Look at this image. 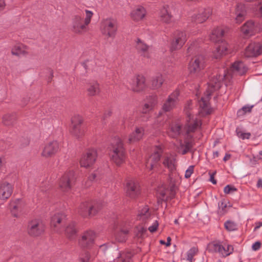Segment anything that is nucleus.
<instances>
[{"label":"nucleus","instance_id":"obj_37","mask_svg":"<svg viewBox=\"0 0 262 262\" xmlns=\"http://www.w3.org/2000/svg\"><path fill=\"white\" fill-rule=\"evenodd\" d=\"M151 219V214L147 207H145L139 211L137 220L146 224Z\"/></svg>","mask_w":262,"mask_h":262},{"label":"nucleus","instance_id":"obj_53","mask_svg":"<svg viewBox=\"0 0 262 262\" xmlns=\"http://www.w3.org/2000/svg\"><path fill=\"white\" fill-rule=\"evenodd\" d=\"M261 243L259 241L255 242L252 246V249L253 251L258 250L261 247Z\"/></svg>","mask_w":262,"mask_h":262},{"label":"nucleus","instance_id":"obj_13","mask_svg":"<svg viewBox=\"0 0 262 262\" xmlns=\"http://www.w3.org/2000/svg\"><path fill=\"white\" fill-rule=\"evenodd\" d=\"M162 150L161 146L157 147L154 153L146 159L145 167L147 169L151 171L158 167Z\"/></svg>","mask_w":262,"mask_h":262},{"label":"nucleus","instance_id":"obj_60","mask_svg":"<svg viewBox=\"0 0 262 262\" xmlns=\"http://www.w3.org/2000/svg\"><path fill=\"white\" fill-rule=\"evenodd\" d=\"M256 186L258 188L262 187V179H261L260 178L258 179L257 184H256Z\"/></svg>","mask_w":262,"mask_h":262},{"label":"nucleus","instance_id":"obj_41","mask_svg":"<svg viewBox=\"0 0 262 262\" xmlns=\"http://www.w3.org/2000/svg\"><path fill=\"white\" fill-rule=\"evenodd\" d=\"M133 254L130 252H124L120 253L116 259V262H129Z\"/></svg>","mask_w":262,"mask_h":262},{"label":"nucleus","instance_id":"obj_15","mask_svg":"<svg viewBox=\"0 0 262 262\" xmlns=\"http://www.w3.org/2000/svg\"><path fill=\"white\" fill-rule=\"evenodd\" d=\"M219 43L213 52V55L215 59H220L224 56L231 52V46L226 41L222 40Z\"/></svg>","mask_w":262,"mask_h":262},{"label":"nucleus","instance_id":"obj_51","mask_svg":"<svg viewBox=\"0 0 262 262\" xmlns=\"http://www.w3.org/2000/svg\"><path fill=\"white\" fill-rule=\"evenodd\" d=\"M159 224L157 220L154 221L152 225L148 227L149 231L152 233L157 230Z\"/></svg>","mask_w":262,"mask_h":262},{"label":"nucleus","instance_id":"obj_64","mask_svg":"<svg viewBox=\"0 0 262 262\" xmlns=\"http://www.w3.org/2000/svg\"><path fill=\"white\" fill-rule=\"evenodd\" d=\"M160 243H161V244H163V245H164V244H165V245H166V243H165L164 241H162V240H161V241H160Z\"/></svg>","mask_w":262,"mask_h":262},{"label":"nucleus","instance_id":"obj_2","mask_svg":"<svg viewBox=\"0 0 262 262\" xmlns=\"http://www.w3.org/2000/svg\"><path fill=\"white\" fill-rule=\"evenodd\" d=\"M191 102H188L185 107L187 116L186 124L182 129L181 124L179 122H172L169 126L167 133L168 135L173 138L181 135L183 141H179V145L177 147L178 151L183 155L188 152L192 146V133L201 126V123L197 116L191 113Z\"/></svg>","mask_w":262,"mask_h":262},{"label":"nucleus","instance_id":"obj_17","mask_svg":"<svg viewBox=\"0 0 262 262\" xmlns=\"http://www.w3.org/2000/svg\"><path fill=\"white\" fill-rule=\"evenodd\" d=\"M28 233L32 236H38L45 230V225L39 220L32 221L28 225Z\"/></svg>","mask_w":262,"mask_h":262},{"label":"nucleus","instance_id":"obj_44","mask_svg":"<svg viewBox=\"0 0 262 262\" xmlns=\"http://www.w3.org/2000/svg\"><path fill=\"white\" fill-rule=\"evenodd\" d=\"M154 106V103L152 102H149L144 104L143 106L142 113L143 114H147L152 110Z\"/></svg>","mask_w":262,"mask_h":262},{"label":"nucleus","instance_id":"obj_7","mask_svg":"<svg viewBox=\"0 0 262 262\" xmlns=\"http://www.w3.org/2000/svg\"><path fill=\"white\" fill-rule=\"evenodd\" d=\"M205 59L202 55H198L191 58L188 64V70L191 74L198 75L205 68Z\"/></svg>","mask_w":262,"mask_h":262},{"label":"nucleus","instance_id":"obj_4","mask_svg":"<svg viewBox=\"0 0 262 262\" xmlns=\"http://www.w3.org/2000/svg\"><path fill=\"white\" fill-rule=\"evenodd\" d=\"M110 156L111 161L117 166H120L124 163L126 155L123 142L120 139H117L113 145Z\"/></svg>","mask_w":262,"mask_h":262},{"label":"nucleus","instance_id":"obj_8","mask_svg":"<svg viewBox=\"0 0 262 262\" xmlns=\"http://www.w3.org/2000/svg\"><path fill=\"white\" fill-rule=\"evenodd\" d=\"M208 250L211 252L219 253L223 257L229 255L233 251V247L231 245L223 246L219 242H213L208 246Z\"/></svg>","mask_w":262,"mask_h":262},{"label":"nucleus","instance_id":"obj_22","mask_svg":"<svg viewBox=\"0 0 262 262\" xmlns=\"http://www.w3.org/2000/svg\"><path fill=\"white\" fill-rule=\"evenodd\" d=\"M227 28L224 26L216 27L212 29L209 35L210 39L215 42L224 40L222 37L224 36Z\"/></svg>","mask_w":262,"mask_h":262},{"label":"nucleus","instance_id":"obj_32","mask_svg":"<svg viewBox=\"0 0 262 262\" xmlns=\"http://www.w3.org/2000/svg\"><path fill=\"white\" fill-rule=\"evenodd\" d=\"M162 163L169 171H173L176 168L175 156L169 154H166L163 157Z\"/></svg>","mask_w":262,"mask_h":262},{"label":"nucleus","instance_id":"obj_45","mask_svg":"<svg viewBox=\"0 0 262 262\" xmlns=\"http://www.w3.org/2000/svg\"><path fill=\"white\" fill-rule=\"evenodd\" d=\"M198 249L196 248L193 247L191 248L187 253V259L190 262H192L193 256L197 253Z\"/></svg>","mask_w":262,"mask_h":262},{"label":"nucleus","instance_id":"obj_29","mask_svg":"<svg viewBox=\"0 0 262 262\" xmlns=\"http://www.w3.org/2000/svg\"><path fill=\"white\" fill-rule=\"evenodd\" d=\"M146 10L144 7L138 6L135 7L130 13L131 18L135 21L142 20L145 16Z\"/></svg>","mask_w":262,"mask_h":262},{"label":"nucleus","instance_id":"obj_39","mask_svg":"<svg viewBox=\"0 0 262 262\" xmlns=\"http://www.w3.org/2000/svg\"><path fill=\"white\" fill-rule=\"evenodd\" d=\"M137 48L139 51L142 53L144 57L147 58L149 57V47L140 39H138L137 40Z\"/></svg>","mask_w":262,"mask_h":262},{"label":"nucleus","instance_id":"obj_20","mask_svg":"<svg viewBox=\"0 0 262 262\" xmlns=\"http://www.w3.org/2000/svg\"><path fill=\"white\" fill-rule=\"evenodd\" d=\"M128 229L124 227L122 223H118L114 227V237L116 242L123 243L127 239Z\"/></svg>","mask_w":262,"mask_h":262},{"label":"nucleus","instance_id":"obj_23","mask_svg":"<svg viewBox=\"0 0 262 262\" xmlns=\"http://www.w3.org/2000/svg\"><path fill=\"white\" fill-rule=\"evenodd\" d=\"M13 191V185L6 181L3 182L0 184V199L7 200L12 195Z\"/></svg>","mask_w":262,"mask_h":262},{"label":"nucleus","instance_id":"obj_9","mask_svg":"<svg viewBox=\"0 0 262 262\" xmlns=\"http://www.w3.org/2000/svg\"><path fill=\"white\" fill-rule=\"evenodd\" d=\"M60 149V143L57 140L49 141L45 144L41 156L45 158L54 156Z\"/></svg>","mask_w":262,"mask_h":262},{"label":"nucleus","instance_id":"obj_16","mask_svg":"<svg viewBox=\"0 0 262 262\" xmlns=\"http://www.w3.org/2000/svg\"><path fill=\"white\" fill-rule=\"evenodd\" d=\"M176 189V187L174 185L171 186L170 190L166 189L165 186L159 187L157 190V193L158 203L166 201L168 199L174 197Z\"/></svg>","mask_w":262,"mask_h":262},{"label":"nucleus","instance_id":"obj_42","mask_svg":"<svg viewBox=\"0 0 262 262\" xmlns=\"http://www.w3.org/2000/svg\"><path fill=\"white\" fill-rule=\"evenodd\" d=\"M146 233V229L142 226H139L137 227L136 231V235L138 238L144 237Z\"/></svg>","mask_w":262,"mask_h":262},{"label":"nucleus","instance_id":"obj_5","mask_svg":"<svg viewBox=\"0 0 262 262\" xmlns=\"http://www.w3.org/2000/svg\"><path fill=\"white\" fill-rule=\"evenodd\" d=\"M101 33L106 38H114L116 31V21L113 18H106L101 21L100 25Z\"/></svg>","mask_w":262,"mask_h":262},{"label":"nucleus","instance_id":"obj_47","mask_svg":"<svg viewBox=\"0 0 262 262\" xmlns=\"http://www.w3.org/2000/svg\"><path fill=\"white\" fill-rule=\"evenodd\" d=\"M236 134L237 136L239 138H242V139H249L250 136L251 134L249 133H244L241 130H236Z\"/></svg>","mask_w":262,"mask_h":262},{"label":"nucleus","instance_id":"obj_33","mask_svg":"<svg viewBox=\"0 0 262 262\" xmlns=\"http://www.w3.org/2000/svg\"><path fill=\"white\" fill-rule=\"evenodd\" d=\"M9 209L12 216L18 217L22 210V204L19 200L11 201Z\"/></svg>","mask_w":262,"mask_h":262},{"label":"nucleus","instance_id":"obj_27","mask_svg":"<svg viewBox=\"0 0 262 262\" xmlns=\"http://www.w3.org/2000/svg\"><path fill=\"white\" fill-rule=\"evenodd\" d=\"M159 18L161 22L165 24H170L172 20V15L170 11V7L165 5L161 9L159 13Z\"/></svg>","mask_w":262,"mask_h":262},{"label":"nucleus","instance_id":"obj_6","mask_svg":"<svg viewBox=\"0 0 262 262\" xmlns=\"http://www.w3.org/2000/svg\"><path fill=\"white\" fill-rule=\"evenodd\" d=\"M124 189L126 195L132 199L137 198L140 194L139 183L134 179L126 180L124 184Z\"/></svg>","mask_w":262,"mask_h":262},{"label":"nucleus","instance_id":"obj_54","mask_svg":"<svg viewBox=\"0 0 262 262\" xmlns=\"http://www.w3.org/2000/svg\"><path fill=\"white\" fill-rule=\"evenodd\" d=\"M90 254L88 252L85 253V256L83 257H81L79 259L78 262H88V260L90 259Z\"/></svg>","mask_w":262,"mask_h":262},{"label":"nucleus","instance_id":"obj_48","mask_svg":"<svg viewBox=\"0 0 262 262\" xmlns=\"http://www.w3.org/2000/svg\"><path fill=\"white\" fill-rule=\"evenodd\" d=\"M227 206L224 201H222L219 202V212L223 214L226 212V208Z\"/></svg>","mask_w":262,"mask_h":262},{"label":"nucleus","instance_id":"obj_14","mask_svg":"<svg viewBox=\"0 0 262 262\" xmlns=\"http://www.w3.org/2000/svg\"><path fill=\"white\" fill-rule=\"evenodd\" d=\"M97 157V152L95 149H90L85 154L83 155L80 160L81 166L85 168L91 167L96 162Z\"/></svg>","mask_w":262,"mask_h":262},{"label":"nucleus","instance_id":"obj_62","mask_svg":"<svg viewBox=\"0 0 262 262\" xmlns=\"http://www.w3.org/2000/svg\"><path fill=\"white\" fill-rule=\"evenodd\" d=\"M229 158H230V156H229V155H226V156H225V157L224 158V160L225 161H226L228 160L229 159Z\"/></svg>","mask_w":262,"mask_h":262},{"label":"nucleus","instance_id":"obj_36","mask_svg":"<svg viewBox=\"0 0 262 262\" xmlns=\"http://www.w3.org/2000/svg\"><path fill=\"white\" fill-rule=\"evenodd\" d=\"M259 31L257 26L252 20L247 21L241 28V31L246 35H251L253 32Z\"/></svg>","mask_w":262,"mask_h":262},{"label":"nucleus","instance_id":"obj_52","mask_svg":"<svg viewBox=\"0 0 262 262\" xmlns=\"http://www.w3.org/2000/svg\"><path fill=\"white\" fill-rule=\"evenodd\" d=\"M256 14L260 16H262V3H260L255 8Z\"/></svg>","mask_w":262,"mask_h":262},{"label":"nucleus","instance_id":"obj_40","mask_svg":"<svg viewBox=\"0 0 262 262\" xmlns=\"http://www.w3.org/2000/svg\"><path fill=\"white\" fill-rule=\"evenodd\" d=\"M164 81L163 76L160 73L157 74L152 79L151 82L152 86L155 89H158L161 86Z\"/></svg>","mask_w":262,"mask_h":262},{"label":"nucleus","instance_id":"obj_59","mask_svg":"<svg viewBox=\"0 0 262 262\" xmlns=\"http://www.w3.org/2000/svg\"><path fill=\"white\" fill-rule=\"evenodd\" d=\"M5 7V2L3 0H0V11L3 10Z\"/></svg>","mask_w":262,"mask_h":262},{"label":"nucleus","instance_id":"obj_11","mask_svg":"<svg viewBox=\"0 0 262 262\" xmlns=\"http://www.w3.org/2000/svg\"><path fill=\"white\" fill-rule=\"evenodd\" d=\"M83 121V117L79 115H75L71 118V133L76 138H79L83 135V132L80 127Z\"/></svg>","mask_w":262,"mask_h":262},{"label":"nucleus","instance_id":"obj_31","mask_svg":"<svg viewBox=\"0 0 262 262\" xmlns=\"http://www.w3.org/2000/svg\"><path fill=\"white\" fill-rule=\"evenodd\" d=\"M64 226V229H62V232L64 231L68 238H73L77 233L75 223L73 221L66 222Z\"/></svg>","mask_w":262,"mask_h":262},{"label":"nucleus","instance_id":"obj_43","mask_svg":"<svg viewBox=\"0 0 262 262\" xmlns=\"http://www.w3.org/2000/svg\"><path fill=\"white\" fill-rule=\"evenodd\" d=\"M224 225L225 228L229 231H234L237 229V225L233 222L227 221L225 223Z\"/></svg>","mask_w":262,"mask_h":262},{"label":"nucleus","instance_id":"obj_49","mask_svg":"<svg viewBox=\"0 0 262 262\" xmlns=\"http://www.w3.org/2000/svg\"><path fill=\"white\" fill-rule=\"evenodd\" d=\"M237 190L236 188L231 185H227L224 189V191L226 194L233 193Z\"/></svg>","mask_w":262,"mask_h":262},{"label":"nucleus","instance_id":"obj_19","mask_svg":"<svg viewBox=\"0 0 262 262\" xmlns=\"http://www.w3.org/2000/svg\"><path fill=\"white\" fill-rule=\"evenodd\" d=\"M66 215L62 213H56L51 218V226L54 231L58 233L62 232L60 226L66 223Z\"/></svg>","mask_w":262,"mask_h":262},{"label":"nucleus","instance_id":"obj_50","mask_svg":"<svg viewBox=\"0 0 262 262\" xmlns=\"http://www.w3.org/2000/svg\"><path fill=\"white\" fill-rule=\"evenodd\" d=\"M193 171L194 167L193 166H190L185 171V177L187 179L190 178L193 173Z\"/></svg>","mask_w":262,"mask_h":262},{"label":"nucleus","instance_id":"obj_26","mask_svg":"<svg viewBox=\"0 0 262 262\" xmlns=\"http://www.w3.org/2000/svg\"><path fill=\"white\" fill-rule=\"evenodd\" d=\"M179 95V92L176 90L169 96L163 106V110L165 112L170 111L176 106L178 102Z\"/></svg>","mask_w":262,"mask_h":262},{"label":"nucleus","instance_id":"obj_63","mask_svg":"<svg viewBox=\"0 0 262 262\" xmlns=\"http://www.w3.org/2000/svg\"><path fill=\"white\" fill-rule=\"evenodd\" d=\"M213 156H214V157H217L218 156V152H214Z\"/></svg>","mask_w":262,"mask_h":262},{"label":"nucleus","instance_id":"obj_25","mask_svg":"<svg viewBox=\"0 0 262 262\" xmlns=\"http://www.w3.org/2000/svg\"><path fill=\"white\" fill-rule=\"evenodd\" d=\"M262 53V45L259 43L252 42L246 48L245 56L247 57L256 56Z\"/></svg>","mask_w":262,"mask_h":262},{"label":"nucleus","instance_id":"obj_57","mask_svg":"<svg viewBox=\"0 0 262 262\" xmlns=\"http://www.w3.org/2000/svg\"><path fill=\"white\" fill-rule=\"evenodd\" d=\"M262 226V222H258L255 223V227L254 229V231H255Z\"/></svg>","mask_w":262,"mask_h":262},{"label":"nucleus","instance_id":"obj_61","mask_svg":"<svg viewBox=\"0 0 262 262\" xmlns=\"http://www.w3.org/2000/svg\"><path fill=\"white\" fill-rule=\"evenodd\" d=\"M171 238L170 237H168L167 238V242L166 244V246H169L170 245Z\"/></svg>","mask_w":262,"mask_h":262},{"label":"nucleus","instance_id":"obj_18","mask_svg":"<svg viewBox=\"0 0 262 262\" xmlns=\"http://www.w3.org/2000/svg\"><path fill=\"white\" fill-rule=\"evenodd\" d=\"M132 90L135 92H140L146 88L145 78L142 75L134 77L129 81Z\"/></svg>","mask_w":262,"mask_h":262},{"label":"nucleus","instance_id":"obj_46","mask_svg":"<svg viewBox=\"0 0 262 262\" xmlns=\"http://www.w3.org/2000/svg\"><path fill=\"white\" fill-rule=\"evenodd\" d=\"M253 106V105H246L244 106L241 110L237 112V115L238 116H242L245 115L247 113L250 112Z\"/></svg>","mask_w":262,"mask_h":262},{"label":"nucleus","instance_id":"obj_24","mask_svg":"<svg viewBox=\"0 0 262 262\" xmlns=\"http://www.w3.org/2000/svg\"><path fill=\"white\" fill-rule=\"evenodd\" d=\"M98 209L96 206L89 203H83L79 207V212L83 216L89 217L94 216L98 212Z\"/></svg>","mask_w":262,"mask_h":262},{"label":"nucleus","instance_id":"obj_35","mask_svg":"<svg viewBox=\"0 0 262 262\" xmlns=\"http://www.w3.org/2000/svg\"><path fill=\"white\" fill-rule=\"evenodd\" d=\"M144 134V129L142 127H137L135 132H133L128 137V142L132 143L140 140Z\"/></svg>","mask_w":262,"mask_h":262},{"label":"nucleus","instance_id":"obj_12","mask_svg":"<svg viewBox=\"0 0 262 262\" xmlns=\"http://www.w3.org/2000/svg\"><path fill=\"white\" fill-rule=\"evenodd\" d=\"M211 14L212 10L210 8H202L193 13H190L189 17L193 22L202 23L208 19Z\"/></svg>","mask_w":262,"mask_h":262},{"label":"nucleus","instance_id":"obj_30","mask_svg":"<svg viewBox=\"0 0 262 262\" xmlns=\"http://www.w3.org/2000/svg\"><path fill=\"white\" fill-rule=\"evenodd\" d=\"M233 13L234 15L235 23L236 24L241 23L244 20L246 15L244 5L241 3L237 4Z\"/></svg>","mask_w":262,"mask_h":262},{"label":"nucleus","instance_id":"obj_55","mask_svg":"<svg viewBox=\"0 0 262 262\" xmlns=\"http://www.w3.org/2000/svg\"><path fill=\"white\" fill-rule=\"evenodd\" d=\"M97 176V172L95 171L94 172L91 173L90 174L89 177H88V179L91 182H92L95 179Z\"/></svg>","mask_w":262,"mask_h":262},{"label":"nucleus","instance_id":"obj_34","mask_svg":"<svg viewBox=\"0 0 262 262\" xmlns=\"http://www.w3.org/2000/svg\"><path fill=\"white\" fill-rule=\"evenodd\" d=\"M11 53L17 56L26 55L28 53V47L20 42L16 43L11 49Z\"/></svg>","mask_w":262,"mask_h":262},{"label":"nucleus","instance_id":"obj_28","mask_svg":"<svg viewBox=\"0 0 262 262\" xmlns=\"http://www.w3.org/2000/svg\"><path fill=\"white\" fill-rule=\"evenodd\" d=\"M95 238V233L93 231H86L82 234L79 244L81 247L88 248L94 243Z\"/></svg>","mask_w":262,"mask_h":262},{"label":"nucleus","instance_id":"obj_21","mask_svg":"<svg viewBox=\"0 0 262 262\" xmlns=\"http://www.w3.org/2000/svg\"><path fill=\"white\" fill-rule=\"evenodd\" d=\"M186 38L187 36L185 32H177L171 43V50L173 51L181 49L186 41Z\"/></svg>","mask_w":262,"mask_h":262},{"label":"nucleus","instance_id":"obj_58","mask_svg":"<svg viewBox=\"0 0 262 262\" xmlns=\"http://www.w3.org/2000/svg\"><path fill=\"white\" fill-rule=\"evenodd\" d=\"M107 248V245L106 244H104V245H102L100 246L99 249H100V251L104 252L106 250Z\"/></svg>","mask_w":262,"mask_h":262},{"label":"nucleus","instance_id":"obj_1","mask_svg":"<svg viewBox=\"0 0 262 262\" xmlns=\"http://www.w3.org/2000/svg\"><path fill=\"white\" fill-rule=\"evenodd\" d=\"M247 71V68L241 61H236L232 64L229 70L224 69L219 70L213 73L208 83V88L205 93V96L202 97L199 101V115L204 116L211 113V109L209 106V96L211 93L219 90L224 81L226 84L229 82L233 75H243Z\"/></svg>","mask_w":262,"mask_h":262},{"label":"nucleus","instance_id":"obj_10","mask_svg":"<svg viewBox=\"0 0 262 262\" xmlns=\"http://www.w3.org/2000/svg\"><path fill=\"white\" fill-rule=\"evenodd\" d=\"M75 177L73 171L65 173L59 181V187L63 192L68 191L72 187L75 182Z\"/></svg>","mask_w":262,"mask_h":262},{"label":"nucleus","instance_id":"obj_38","mask_svg":"<svg viewBox=\"0 0 262 262\" xmlns=\"http://www.w3.org/2000/svg\"><path fill=\"white\" fill-rule=\"evenodd\" d=\"M86 91L88 95L90 96L98 95L100 92L99 83L96 81L89 83L87 85Z\"/></svg>","mask_w":262,"mask_h":262},{"label":"nucleus","instance_id":"obj_56","mask_svg":"<svg viewBox=\"0 0 262 262\" xmlns=\"http://www.w3.org/2000/svg\"><path fill=\"white\" fill-rule=\"evenodd\" d=\"M216 172H213L212 173L209 172L210 174V181L213 184H215L216 183V181L214 180V175L215 174Z\"/></svg>","mask_w":262,"mask_h":262},{"label":"nucleus","instance_id":"obj_3","mask_svg":"<svg viewBox=\"0 0 262 262\" xmlns=\"http://www.w3.org/2000/svg\"><path fill=\"white\" fill-rule=\"evenodd\" d=\"M93 13L91 11L85 10V18L84 14H77L73 18L72 27L74 32L81 33L86 30V26L90 23Z\"/></svg>","mask_w":262,"mask_h":262}]
</instances>
